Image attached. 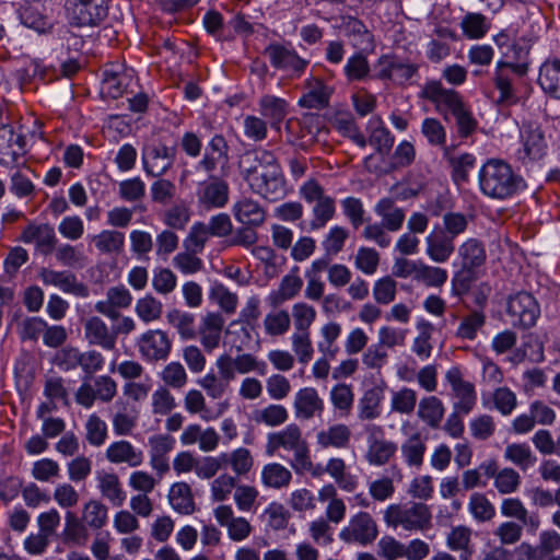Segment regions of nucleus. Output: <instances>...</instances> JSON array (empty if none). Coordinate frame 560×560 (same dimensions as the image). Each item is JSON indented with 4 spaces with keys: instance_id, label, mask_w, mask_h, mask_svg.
<instances>
[{
    "instance_id": "1",
    "label": "nucleus",
    "mask_w": 560,
    "mask_h": 560,
    "mask_svg": "<svg viewBox=\"0 0 560 560\" xmlns=\"http://www.w3.org/2000/svg\"><path fill=\"white\" fill-rule=\"evenodd\" d=\"M238 168L253 194L269 202H276L285 197V178L272 151L257 148L244 152L240 158Z\"/></svg>"
},
{
    "instance_id": "2",
    "label": "nucleus",
    "mask_w": 560,
    "mask_h": 560,
    "mask_svg": "<svg viewBox=\"0 0 560 560\" xmlns=\"http://www.w3.org/2000/svg\"><path fill=\"white\" fill-rule=\"evenodd\" d=\"M478 180L481 192L497 200L511 198L526 187L523 177L499 159H490L482 165Z\"/></svg>"
},
{
    "instance_id": "3",
    "label": "nucleus",
    "mask_w": 560,
    "mask_h": 560,
    "mask_svg": "<svg viewBox=\"0 0 560 560\" xmlns=\"http://www.w3.org/2000/svg\"><path fill=\"white\" fill-rule=\"evenodd\" d=\"M419 96L434 103L439 110L445 106L455 117L457 131L462 138H466L475 131L477 121L456 91L445 89L440 81L433 80L423 85Z\"/></svg>"
},
{
    "instance_id": "4",
    "label": "nucleus",
    "mask_w": 560,
    "mask_h": 560,
    "mask_svg": "<svg viewBox=\"0 0 560 560\" xmlns=\"http://www.w3.org/2000/svg\"><path fill=\"white\" fill-rule=\"evenodd\" d=\"M383 520L394 529L400 527L407 532H424L431 527L432 514L429 506L421 502L394 503L385 509Z\"/></svg>"
},
{
    "instance_id": "5",
    "label": "nucleus",
    "mask_w": 560,
    "mask_h": 560,
    "mask_svg": "<svg viewBox=\"0 0 560 560\" xmlns=\"http://www.w3.org/2000/svg\"><path fill=\"white\" fill-rule=\"evenodd\" d=\"M529 66L527 61L499 60L492 72V83L499 91L498 104L512 105L517 102L515 84L518 79L527 75Z\"/></svg>"
},
{
    "instance_id": "6",
    "label": "nucleus",
    "mask_w": 560,
    "mask_h": 560,
    "mask_svg": "<svg viewBox=\"0 0 560 560\" xmlns=\"http://www.w3.org/2000/svg\"><path fill=\"white\" fill-rule=\"evenodd\" d=\"M301 197L308 203H314L312 230L324 228L336 213L335 198L325 194V189L314 179L305 182L300 188Z\"/></svg>"
},
{
    "instance_id": "7",
    "label": "nucleus",
    "mask_w": 560,
    "mask_h": 560,
    "mask_svg": "<svg viewBox=\"0 0 560 560\" xmlns=\"http://www.w3.org/2000/svg\"><path fill=\"white\" fill-rule=\"evenodd\" d=\"M63 8L71 25L96 26L108 14V0H66Z\"/></svg>"
},
{
    "instance_id": "8",
    "label": "nucleus",
    "mask_w": 560,
    "mask_h": 560,
    "mask_svg": "<svg viewBox=\"0 0 560 560\" xmlns=\"http://www.w3.org/2000/svg\"><path fill=\"white\" fill-rule=\"evenodd\" d=\"M117 394V383L108 375L85 376L75 392L78 405L89 409L96 400L109 402Z\"/></svg>"
},
{
    "instance_id": "9",
    "label": "nucleus",
    "mask_w": 560,
    "mask_h": 560,
    "mask_svg": "<svg viewBox=\"0 0 560 560\" xmlns=\"http://www.w3.org/2000/svg\"><path fill=\"white\" fill-rule=\"evenodd\" d=\"M558 550L560 534L555 529H547L539 534L536 545L523 541L515 548V553L518 560H560V556H553Z\"/></svg>"
},
{
    "instance_id": "10",
    "label": "nucleus",
    "mask_w": 560,
    "mask_h": 560,
    "mask_svg": "<svg viewBox=\"0 0 560 560\" xmlns=\"http://www.w3.org/2000/svg\"><path fill=\"white\" fill-rule=\"evenodd\" d=\"M229 199V183L219 176L210 175L208 179L200 182L197 186L196 200L201 210L210 211L224 208Z\"/></svg>"
},
{
    "instance_id": "11",
    "label": "nucleus",
    "mask_w": 560,
    "mask_h": 560,
    "mask_svg": "<svg viewBox=\"0 0 560 560\" xmlns=\"http://www.w3.org/2000/svg\"><path fill=\"white\" fill-rule=\"evenodd\" d=\"M540 310L535 298L527 292H518L509 298L506 314L513 327L529 328L536 324Z\"/></svg>"
},
{
    "instance_id": "12",
    "label": "nucleus",
    "mask_w": 560,
    "mask_h": 560,
    "mask_svg": "<svg viewBox=\"0 0 560 560\" xmlns=\"http://www.w3.org/2000/svg\"><path fill=\"white\" fill-rule=\"evenodd\" d=\"M378 536V526L368 512L354 514L348 525L340 530L339 537L347 544L368 546Z\"/></svg>"
},
{
    "instance_id": "13",
    "label": "nucleus",
    "mask_w": 560,
    "mask_h": 560,
    "mask_svg": "<svg viewBox=\"0 0 560 560\" xmlns=\"http://www.w3.org/2000/svg\"><path fill=\"white\" fill-rule=\"evenodd\" d=\"M136 346L142 359L148 362H158L168 358L173 341L166 331L149 329L140 335Z\"/></svg>"
},
{
    "instance_id": "14",
    "label": "nucleus",
    "mask_w": 560,
    "mask_h": 560,
    "mask_svg": "<svg viewBox=\"0 0 560 560\" xmlns=\"http://www.w3.org/2000/svg\"><path fill=\"white\" fill-rule=\"evenodd\" d=\"M264 54L273 68L289 72L292 78L301 77L308 65L293 48L279 43L269 44Z\"/></svg>"
},
{
    "instance_id": "15",
    "label": "nucleus",
    "mask_w": 560,
    "mask_h": 560,
    "mask_svg": "<svg viewBox=\"0 0 560 560\" xmlns=\"http://www.w3.org/2000/svg\"><path fill=\"white\" fill-rule=\"evenodd\" d=\"M445 378L450 383L453 395L456 398L453 406L454 410L462 412V415H468L477 402L475 385L465 381L457 368L448 370Z\"/></svg>"
},
{
    "instance_id": "16",
    "label": "nucleus",
    "mask_w": 560,
    "mask_h": 560,
    "mask_svg": "<svg viewBox=\"0 0 560 560\" xmlns=\"http://www.w3.org/2000/svg\"><path fill=\"white\" fill-rule=\"evenodd\" d=\"M302 429L296 423H289L279 431L267 434L266 453L275 455L280 450L294 452L306 444Z\"/></svg>"
},
{
    "instance_id": "17",
    "label": "nucleus",
    "mask_w": 560,
    "mask_h": 560,
    "mask_svg": "<svg viewBox=\"0 0 560 560\" xmlns=\"http://www.w3.org/2000/svg\"><path fill=\"white\" fill-rule=\"evenodd\" d=\"M176 150L165 144H151L143 149L142 161L148 175L159 177L167 172L175 160Z\"/></svg>"
},
{
    "instance_id": "18",
    "label": "nucleus",
    "mask_w": 560,
    "mask_h": 560,
    "mask_svg": "<svg viewBox=\"0 0 560 560\" xmlns=\"http://www.w3.org/2000/svg\"><path fill=\"white\" fill-rule=\"evenodd\" d=\"M38 276L45 285H54L65 293L73 294L79 298H86L89 295V288L78 281L77 276L71 271H57L49 268H42Z\"/></svg>"
},
{
    "instance_id": "19",
    "label": "nucleus",
    "mask_w": 560,
    "mask_h": 560,
    "mask_svg": "<svg viewBox=\"0 0 560 560\" xmlns=\"http://www.w3.org/2000/svg\"><path fill=\"white\" fill-rule=\"evenodd\" d=\"M324 409V400L314 387H303L295 393L293 399L295 419L308 421L319 417Z\"/></svg>"
},
{
    "instance_id": "20",
    "label": "nucleus",
    "mask_w": 560,
    "mask_h": 560,
    "mask_svg": "<svg viewBox=\"0 0 560 560\" xmlns=\"http://www.w3.org/2000/svg\"><path fill=\"white\" fill-rule=\"evenodd\" d=\"M455 252L454 240L442 226L435 225L425 237V254L436 264L446 262Z\"/></svg>"
},
{
    "instance_id": "21",
    "label": "nucleus",
    "mask_w": 560,
    "mask_h": 560,
    "mask_svg": "<svg viewBox=\"0 0 560 560\" xmlns=\"http://www.w3.org/2000/svg\"><path fill=\"white\" fill-rule=\"evenodd\" d=\"M351 429L341 422L329 424L315 435V444L319 450H346L350 446Z\"/></svg>"
},
{
    "instance_id": "22",
    "label": "nucleus",
    "mask_w": 560,
    "mask_h": 560,
    "mask_svg": "<svg viewBox=\"0 0 560 560\" xmlns=\"http://www.w3.org/2000/svg\"><path fill=\"white\" fill-rule=\"evenodd\" d=\"M217 522L226 527L228 536L233 541H243L249 537L253 527L245 517L235 516L230 505H219L214 510Z\"/></svg>"
},
{
    "instance_id": "23",
    "label": "nucleus",
    "mask_w": 560,
    "mask_h": 560,
    "mask_svg": "<svg viewBox=\"0 0 560 560\" xmlns=\"http://www.w3.org/2000/svg\"><path fill=\"white\" fill-rule=\"evenodd\" d=\"M225 320L218 312H209L202 316L197 334L201 346L207 352H212L220 346Z\"/></svg>"
},
{
    "instance_id": "24",
    "label": "nucleus",
    "mask_w": 560,
    "mask_h": 560,
    "mask_svg": "<svg viewBox=\"0 0 560 560\" xmlns=\"http://www.w3.org/2000/svg\"><path fill=\"white\" fill-rule=\"evenodd\" d=\"M84 338L91 346L112 351L116 348L115 332L98 316H90L83 322Z\"/></svg>"
},
{
    "instance_id": "25",
    "label": "nucleus",
    "mask_w": 560,
    "mask_h": 560,
    "mask_svg": "<svg viewBox=\"0 0 560 560\" xmlns=\"http://www.w3.org/2000/svg\"><path fill=\"white\" fill-rule=\"evenodd\" d=\"M234 219L242 225L258 228L267 218L265 208L250 197H241L232 206Z\"/></svg>"
},
{
    "instance_id": "26",
    "label": "nucleus",
    "mask_w": 560,
    "mask_h": 560,
    "mask_svg": "<svg viewBox=\"0 0 560 560\" xmlns=\"http://www.w3.org/2000/svg\"><path fill=\"white\" fill-rule=\"evenodd\" d=\"M105 457L112 464H126L132 468L141 466L144 460L143 452L127 440L110 443L106 448Z\"/></svg>"
},
{
    "instance_id": "27",
    "label": "nucleus",
    "mask_w": 560,
    "mask_h": 560,
    "mask_svg": "<svg viewBox=\"0 0 560 560\" xmlns=\"http://www.w3.org/2000/svg\"><path fill=\"white\" fill-rule=\"evenodd\" d=\"M21 240L24 243H34L44 255L50 254L58 242L54 228L47 223L27 225L22 231Z\"/></svg>"
},
{
    "instance_id": "28",
    "label": "nucleus",
    "mask_w": 560,
    "mask_h": 560,
    "mask_svg": "<svg viewBox=\"0 0 560 560\" xmlns=\"http://www.w3.org/2000/svg\"><path fill=\"white\" fill-rule=\"evenodd\" d=\"M305 92L299 100V105L304 108L320 109L328 105L331 89L323 80L311 77L304 83Z\"/></svg>"
},
{
    "instance_id": "29",
    "label": "nucleus",
    "mask_w": 560,
    "mask_h": 560,
    "mask_svg": "<svg viewBox=\"0 0 560 560\" xmlns=\"http://www.w3.org/2000/svg\"><path fill=\"white\" fill-rule=\"evenodd\" d=\"M337 27L345 36L351 40L353 47L364 49L372 46V34L369 32L363 22L357 18L350 15L341 16L338 21Z\"/></svg>"
},
{
    "instance_id": "30",
    "label": "nucleus",
    "mask_w": 560,
    "mask_h": 560,
    "mask_svg": "<svg viewBox=\"0 0 560 560\" xmlns=\"http://www.w3.org/2000/svg\"><path fill=\"white\" fill-rule=\"evenodd\" d=\"M537 82L545 93L560 98V58L550 57L541 63Z\"/></svg>"
},
{
    "instance_id": "31",
    "label": "nucleus",
    "mask_w": 560,
    "mask_h": 560,
    "mask_svg": "<svg viewBox=\"0 0 560 560\" xmlns=\"http://www.w3.org/2000/svg\"><path fill=\"white\" fill-rule=\"evenodd\" d=\"M472 530L464 525L452 527L446 535V546L454 552H459V560H472L475 546Z\"/></svg>"
},
{
    "instance_id": "32",
    "label": "nucleus",
    "mask_w": 560,
    "mask_h": 560,
    "mask_svg": "<svg viewBox=\"0 0 560 560\" xmlns=\"http://www.w3.org/2000/svg\"><path fill=\"white\" fill-rule=\"evenodd\" d=\"M374 212L382 219L388 232L399 231L405 222V210L397 207L396 201L392 197L380 199L374 206Z\"/></svg>"
},
{
    "instance_id": "33",
    "label": "nucleus",
    "mask_w": 560,
    "mask_h": 560,
    "mask_svg": "<svg viewBox=\"0 0 560 560\" xmlns=\"http://www.w3.org/2000/svg\"><path fill=\"white\" fill-rule=\"evenodd\" d=\"M302 287V278L296 275V271H293L281 279L279 288L277 290H272L268 294L266 301L269 306L277 308L284 302L295 298L300 293Z\"/></svg>"
},
{
    "instance_id": "34",
    "label": "nucleus",
    "mask_w": 560,
    "mask_h": 560,
    "mask_svg": "<svg viewBox=\"0 0 560 560\" xmlns=\"http://www.w3.org/2000/svg\"><path fill=\"white\" fill-rule=\"evenodd\" d=\"M522 141L525 158L529 160L541 159L547 149L545 133L540 127L532 124L523 127Z\"/></svg>"
},
{
    "instance_id": "35",
    "label": "nucleus",
    "mask_w": 560,
    "mask_h": 560,
    "mask_svg": "<svg viewBox=\"0 0 560 560\" xmlns=\"http://www.w3.org/2000/svg\"><path fill=\"white\" fill-rule=\"evenodd\" d=\"M329 401L339 418H348L354 405V392L351 384L337 383L329 390Z\"/></svg>"
},
{
    "instance_id": "36",
    "label": "nucleus",
    "mask_w": 560,
    "mask_h": 560,
    "mask_svg": "<svg viewBox=\"0 0 560 560\" xmlns=\"http://www.w3.org/2000/svg\"><path fill=\"white\" fill-rule=\"evenodd\" d=\"M368 128L370 131L369 143L375 148L376 152L381 155H386L390 152L395 138L385 127L383 120L378 116H374L369 120Z\"/></svg>"
},
{
    "instance_id": "37",
    "label": "nucleus",
    "mask_w": 560,
    "mask_h": 560,
    "mask_svg": "<svg viewBox=\"0 0 560 560\" xmlns=\"http://www.w3.org/2000/svg\"><path fill=\"white\" fill-rule=\"evenodd\" d=\"M258 106L260 115L269 121L271 128L279 130L288 114V103L273 95H264Z\"/></svg>"
},
{
    "instance_id": "38",
    "label": "nucleus",
    "mask_w": 560,
    "mask_h": 560,
    "mask_svg": "<svg viewBox=\"0 0 560 560\" xmlns=\"http://www.w3.org/2000/svg\"><path fill=\"white\" fill-rule=\"evenodd\" d=\"M91 242L100 254L117 256L125 248V234L117 230H102L91 237Z\"/></svg>"
},
{
    "instance_id": "39",
    "label": "nucleus",
    "mask_w": 560,
    "mask_h": 560,
    "mask_svg": "<svg viewBox=\"0 0 560 560\" xmlns=\"http://www.w3.org/2000/svg\"><path fill=\"white\" fill-rule=\"evenodd\" d=\"M396 452V443L383 438L377 439L375 436H370L365 459L370 465L383 466L390 460Z\"/></svg>"
},
{
    "instance_id": "40",
    "label": "nucleus",
    "mask_w": 560,
    "mask_h": 560,
    "mask_svg": "<svg viewBox=\"0 0 560 560\" xmlns=\"http://www.w3.org/2000/svg\"><path fill=\"white\" fill-rule=\"evenodd\" d=\"M97 487L103 498L114 506H121L126 500V492L115 472H101L97 475Z\"/></svg>"
},
{
    "instance_id": "41",
    "label": "nucleus",
    "mask_w": 560,
    "mask_h": 560,
    "mask_svg": "<svg viewBox=\"0 0 560 560\" xmlns=\"http://www.w3.org/2000/svg\"><path fill=\"white\" fill-rule=\"evenodd\" d=\"M116 410L112 416L113 431L117 436L131 435L138 423V413L124 402H116Z\"/></svg>"
},
{
    "instance_id": "42",
    "label": "nucleus",
    "mask_w": 560,
    "mask_h": 560,
    "mask_svg": "<svg viewBox=\"0 0 560 560\" xmlns=\"http://www.w3.org/2000/svg\"><path fill=\"white\" fill-rule=\"evenodd\" d=\"M383 389L372 387L366 389L358 402V419L361 421L374 420L382 412Z\"/></svg>"
},
{
    "instance_id": "43",
    "label": "nucleus",
    "mask_w": 560,
    "mask_h": 560,
    "mask_svg": "<svg viewBox=\"0 0 560 560\" xmlns=\"http://www.w3.org/2000/svg\"><path fill=\"white\" fill-rule=\"evenodd\" d=\"M459 27L466 38L480 39L490 31L491 22L481 13L468 12L462 18Z\"/></svg>"
},
{
    "instance_id": "44",
    "label": "nucleus",
    "mask_w": 560,
    "mask_h": 560,
    "mask_svg": "<svg viewBox=\"0 0 560 560\" xmlns=\"http://www.w3.org/2000/svg\"><path fill=\"white\" fill-rule=\"evenodd\" d=\"M445 408L436 396L423 397L418 405V417L430 428H438L444 417Z\"/></svg>"
},
{
    "instance_id": "45",
    "label": "nucleus",
    "mask_w": 560,
    "mask_h": 560,
    "mask_svg": "<svg viewBox=\"0 0 560 560\" xmlns=\"http://www.w3.org/2000/svg\"><path fill=\"white\" fill-rule=\"evenodd\" d=\"M252 419L257 424L277 428L288 421L289 411L283 405L269 404L264 408L254 410Z\"/></svg>"
},
{
    "instance_id": "46",
    "label": "nucleus",
    "mask_w": 560,
    "mask_h": 560,
    "mask_svg": "<svg viewBox=\"0 0 560 560\" xmlns=\"http://www.w3.org/2000/svg\"><path fill=\"white\" fill-rule=\"evenodd\" d=\"M172 508L179 514L189 515L195 512L191 489L186 482L174 483L168 492Z\"/></svg>"
},
{
    "instance_id": "47",
    "label": "nucleus",
    "mask_w": 560,
    "mask_h": 560,
    "mask_svg": "<svg viewBox=\"0 0 560 560\" xmlns=\"http://www.w3.org/2000/svg\"><path fill=\"white\" fill-rule=\"evenodd\" d=\"M487 316L482 311L474 310L462 317L455 331L456 338L472 341L486 325Z\"/></svg>"
},
{
    "instance_id": "48",
    "label": "nucleus",
    "mask_w": 560,
    "mask_h": 560,
    "mask_svg": "<svg viewBox=\"0 0 560 560\" xmlns=\"http://www.w3.org/2000/svg\"><path fill=\"white\" fill-rule=\"evenodd\" d=\"M370 63L362 49L351 55L343 67V74L348 82L366 81L370 78Z\"/></svg>"
},
{
    "instance_id": "49",
    "label": "nucleus",
    "mask_w": 560,
    "mask_h": 560,
    "mask_svg": "<svg viewBox=\"0 0 560 560\" xmlns=\"http://www.w3.org/2000/svg\"><path fill=\"white\" fill-rule=\"evenodd\" d=\"M260 316V300L257 295L249 296L246 300L244 307L240 313L238 322L243 323L241 332L243 334L245 341L243 345H247L252 340V331L255 329V324Z\"/></svg>"
},
{
    "instance_id": "50",
    "label": "nucleus",
    "mask_w": 560,
    "mask_h": 560,
    "mask_svg": "<svg viewBox=\"0 0 560 560\" xmlns=\"http://www.w3.org/2000/svg\"><path fill=\"white\" fill-rule=\"evenodd\" d=\"M167 323L174 327L183 340H192L197 336L195 316L190 313L174 308L166 314Z\"/></svg>"
},
{
    "instance_id": "51",
    "label": "nucleus",
    "mask_w": 560,
    "mask_h": 560,
    "mask_svg": "<svg viewBox=\"0 0 560 560\" xmlns=\"http://www.w3.org/2000/svg\"><path fill=\"white\" fill-rule=\"evenodd\" d=\"M291 480V471L279 463H270L262 467L261 481L268 488H287L290 485Z\"/></svg>"
},
{
    "instance_id": "52",
    "label": "nucleus",
    "mask_w": 560,
    "mask_h": 560,
    "mask_svg": "<svg viewBox=\"0 0 560 560\" xmlns=\"http://www.w3.org/2000/svg\"><path fill=\"white\" fill-rule=\"evenodd\" d=\"M427 446L419 433L412 434L400 447L405 463L410 467L419 468L423 464Z\"/></svg>"
},
{
    "instance_id": "53",
    "label": "nucleus",
    "mask_w": 560,
    "mask_h": 560,
    "mask_svg": "<svg viewBox=\"0 0 560 560\" xmlns=\"http://www.w3.org/2000/svg\"><path fill=\"white\" fill-rule=\"evenodd\" d=\"M130 75L126 72L105 69L102 81V92L110 98L120 97L126 91Z\"/></svg>"
},
{
    "instance_id": "54",
    "label": "nucleus",
    "mask_w": 560,
    "mask_h": 560,
    "mask_svg": "<svg viewBox=\"0 0 560 560\" xmlns=\"http://www.w3.org/2000/svg\"><path fill=\"white\" fill-rule=\"evenodd\" d=\"M63 540L74 545H84L89 538L86 524L68 511L65 517Z\"/></svg>"
},
{
    "instance_id": "55",
    "label": "nucleus",
    "mask_w": 560,
    "mask_h": 560,
    "mask_svg": "<svg viewBox=\"0 0 560 560\" xmlns=\"http://www.w3.org/2000/svg\"><path fill=\"white\" fill-rule=\"evenodd\" d=\"M341 325L336 322H329L325 324L320 328V335L323 340L318 342V351L323 353V355L335 359L339 348L336 346L337 339L341 335Z\"/></svg>"
},
{
    "instance_id": "56",
    "label": "nucleus",
    "mask_w": 560,
    "mask_h": 560,
    "mask_svg": "<svg viewBox=\"0 0 560 560\" xmlns=\"http://www.w3.org/2000/svg\"><path fill=\"white\" fill-rule=\"evenodd\" d=\"M504 458L522 470H527L536 463V457L533 455L530 447L525 443L509 444L504 451Z\"/></svg>"
},
{
    "instance_id": "57",
    "label": "nucleus",
    "mask_w": 560,
    "mask_h": 560,
    "mask_svg": "<svg viewBox=\"0 0 560 560\" xmlns=\"http://www.w3.org/2000/svg\"><path fill=\"white\" fill-rule=\"evenodd\" d=\"M417 392L409 387H401L392 393L390 410L401 415H410L417 406Z\"/></svg>"
},
{
    "instance_id": "58",
    "label": "nucleus",
    "mask_w": 560,
    "mask_h": 560,
    "mask_svg": "<svg viewBox=\"0 0 560 560\" xmlns=\"http://www.w3.org/2000/svg\"><path fill=\"white\" fill-rule=\"evenodd\" d=\"M290 325L291 318L285 310L270 312L264 318L265 332L270 337H279L287 334Z\"/></svg>"
},
{
    "instance_id": "59",
    "label": "nucleus",
    "mask_w": 560,
    "mask_h": 560,
    "mask_svg": "<svg viewBox=\"0 0 560 560\" xmlns=\"http://www.w3.org/2000/svg\"><path fill=\"white\" fill-rule=\"evenodd\" d=\"M209 298L214 301L225 314L231 315L235 313L238 296L222 283L215 282L212 284L209 291Z\"/></svg>"
},
{
    "instance_id": "60",
    "label": "nucleus",
    "mask_w": 560,
    "mask_h": 560,
    "mask_svg": "<svg viewBox=\"0 0 560 560\" xmlns=\"http://www.w3.org/2000/svg\"><path fill=\"white\" fill-rule=\"evenodd\" d=\"M85 440L86 442L95 447L102 446L107 439V424L96 413L89 416L85 424Z\"/></svg>"
},
{
    "instance_id": "61",
    "label": "nucleus",
    "mask_w": 560,
    "mask_h": 560,
    "mask_svg": "<svg viewBox=\"0 0 560 560\" xmlns=\"http://www.w3.org/2000/svg\"><path fill=\"white\" fill-rule=\"evenodd\" d=\"M20 19L26 27L38 33H48L52 28V23L37 7L28 5L23 8L20 13Z\"/></svg>"
},
{
    "instance_id": "62",
    "label": "nucleus",
    "mask_w": 560,
    "mask_h": 560,
    "mask_svg": "<svg viewBox=\"0 0 560 560\" xmlns=\"http://www.w3.org/2000/svg\"><path fill=\"white\" fill-rule=\"evenodd\" d=\"M135 312L142 322L152 323L161 318L163 304L148 294L137 301Z\"/></svg>"
},
{
    "instance_id": "63",
    "label": "nucleus",
    "mask_w": 560,
    "mask_h": 560,
    "mask_svg": "<svg viewBox=\"0 0 560 560\" xmlns=\"http://www.w3.org/2000/svg\"><path fill=\"white\" fill-rule=\"evenodd\" d=\"M82 521L93 529L102 528L107 522V508L100 501L90 500L83 506Z\"/></svg>"
},
{
    "instance_id": "64",
    "label": "nucleus",
    "mask_w": 560,
    "mask_h": 560,
    "mask_svg": "<svg viewBox=\"0 0 560 560\" xmlns=\"http://www.w3.org/2000/svg\"><path fill=\"white\" fill-rule=\"evenodd\" d=\"M459 255L463 258L464 266L468 268L479 267L486 260L485 248L482 244L475 238H469L460 245Z\"/></svg>"
}]
</instances>
